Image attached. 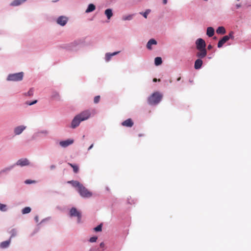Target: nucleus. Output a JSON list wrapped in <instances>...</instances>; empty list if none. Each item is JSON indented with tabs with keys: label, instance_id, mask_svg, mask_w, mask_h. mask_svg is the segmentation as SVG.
<instances>
[{
	"label": "nucleus",
	"instance_id": "9d476101",
	"mask_svg": "<svg viewBox=\"0 0 251 251\" xmlns=\"http://www.w3.org/2000/svg\"><path fill=\"white\" fill-rule=\"evenodd\" d=\"M77 116L82 120V121H84L90 118L91 116V112L89 110H85L77 115Z\"/></svg>",
	"mask_w": 251,
	"mask_h": 251
},
{
	"label": "nucleus",
	"instance_id": "09e8293b",
	"mask_svg": "<svg viewBox=\"0 0 251 251\" xmlns=\"http://www.w3.org/2000/svg\"><path fill=\"white\" fill-rule=\"evenodd\" d=\"M235 6L237 9H238L241 6V5L240 4H237Z\"/></svg>",
	"mask_w": 251,
	"mask_h": 251
},
{
	"label": "nucleus",
	"instance_id": "6ab92c4d",
	"mask_svg": "<svg viewBox=\"0 0 251 251\" xmlns=\"http://www.w3.org/2000/svg\"><path fill=\"white\" fill-rule=\"evenodd\" d=\"M228 40L227 36H224L218 43L217 47L218 48H221L223 47V45Z\"/></svg>",
	"mask_w": 251,
	"mask_h": 251
},
{
	"label": "nucleus",
	"instance_id": "ea45409f",
	"mask_svg": "<svg viewBox=\"0 0 251 251\" xmlns=\"http://www.w3.org/2000/svg\"><path fill=\"white\" fill-rule=\"evenodd\" d=\"M89 251H102L100 250V249L99 248V247H92L91 249H90Z\"/></svg>",
	"mask_w": 251,
	"mask_h": 251
},
{
	"label": "nucleus",
	"instance_id": "c03bdc74",
	"mask_svg": "<svg viewBox=\"0 0 251 251\" xmlns=\"http://www.w3.org/2000/svg\"><path fill=\"white\" fill-rule=\"evenodd\" d=\"M50 219V217H47V218H45V219H43V220L41 221V222L40 223V224H42V223H44V222H46V221H48V220H49Z\"/></svg>",
	"mask_w": 251,
	"mask_h": 251
},
{
	"label": "nucleus",
	"instance_id": "473e14b6",
	"mask_svg": "<svg viewBox=\"0 0 251 251\" xmlns=\"http://www.w3.org/2000/svg\"><path fill=\"white\" fill-rule=\"evenodd\" d=\"M7 207L6 204L0 203V211L1 212H6L7 211Z\"/></svg>",
	"mask_w": 251,
	"mask_h": 251
},
{
	"label": "nucleus",
	"instance_id": "c85d7f7f",
	"mask_svg": "<svg viewBox=\"0 0 251 251\" xmlns=\"http://www.w3.org/2000/svg\"><path fill=\"white\" fill-rule=\"evenodd\" d=\"M135 14H129L127 15L123 16L122 20L123 21H131L132 20Z\"/></svg>",
	"mask_w": 251,
	"mask_h": 251
},
{
	"label": "nucleus",
	"instance_id": "79ce46f5",
	"mask_svg": "<svg viewBox=\"0 0 251 251\" xmlns=\"http://www.w3.org/2000/svg\"><path fill=\"white\" fill-rule=\"evenodd\" d=\"M100 100V96H96L94 99V102L95 103H97L99 102Z\"/></svg>",
	"mask_w": 251,
	"mask_h": 251
},
{
	"label": "nucleus",
	"instance_id": "de8ad7c7",
	"mask_svg": "<svg viewBox=\"0 0 251 251\" xmlns=\"http://www.w3.org/2000/svg\"><path fill=\"white\" fill-rule=\"evenodd\" d=\"M212 48H213V46L211 44L208 45V46H207V49L209 50H210L211 49H212Z\"/></svg>",
	"mask_w": 251,
	"mask_h": 251
},
{
	"label": "nucleus",
	"instance_id": "5fc2aeb1",
	"mask_svg": "<svg viewBox=\"0 0 251 251\" xmlns=\"http://www.w3.org/2000/svg\"><path fill=\"white\" fill-rule=\"evenodd\" d=\"M142 135L141 134H139V136H141Z\"/></svg>",
	"mask_w": 251,
	"mask_h": 251
},
{
	"label": "nucleus",
	"instance_id": "0eeeda50",
	"mask_svg": "<svg viewBox=\"0 0 251 251\" xmlns=\"http://www.w3.org/2000/svg\"><path fill=\"white\" fill-rule=\"evenodd\" d=\"M27 126L24 125L15 126L13 129V133L15 136L20 135L26 128Z\"/></svg>",
	"mask_w": 251,
	"mask_h": 251
},
{
	"label": "nucleus",
	"instance_id": "5701e85b",
	"mask_svg": "<svg viewBox=\"0 0 251 251\" xmlns=\"http://www.w3.org/2000/svg\"><path fill=\"white\" fill-rule=\"evenodd\" d=\"M11 239H9L8 240H6L3 242H2L0 243V248L1 249H6L7 248L10 244Z\"/></svg>",
	"mask_w": 251,
	"mask_h": 251
},
{
	"label": "nucleus",
	"instance_id": "aec40b11",
	"mask_svg": "<svg viewBox=\"0 0 251 251\" xmlns=\"http://www.w3.org/2000/svg\"><path fill=\"white\" fill-rule=\"evenodd\" d=\"M122 125L126 127H131L133 125V122L131 119H128L122 122Z\"/></svg>",
	"mask_w": 251,
	"mask_h": 251
},
{
	"label": "nucleus",
	"instance_id": "7c9ffc66",
	"mask_svg": "<svg viewBox=\"0 0 251 251\" xmlns=\"http://www.w3.org/2000/svg\"><path fill=\"white\" fill-rule=\"evenodd\" d=\"M34 94V89L33 88H30L29 91L24 94L25 96L32 97Z\"/></svg>",
	"mask_w": 251,
	"mask_h": 251
},
{
	"label": "nucleus",
	"instance_id": "3c124183",
	"mask_svg": "<svg viewBox=\"0 0 251 251\" xmlns=\"http://www.w3.org/2000/svg\"><path fill=\"white\" fill-rule=\"evenodd\" d=\"M167 3V0H163V3L166 4Z\"/></svg>",
	"mask_w": 251,
	"mask_h": 251
},
{
	"label": "nucleus",
	"instance_id": "6e6552de",
	"mask_svg": "<svg viewBox=\"0 0 251 251\" xmlns=\"http://www.w3.org/2000/svg\"><path fill=\"white\" fill-rule=\"evenodd\" d=\"M74 142V140L73 139H68L66 140H62L60 141L59 142V146L63 148H66L71 145H72Z\"/></svg>",
	"mask_w": 251,
	"mask_h": 251
},
{
	"label": "nucleus",
	"instance_id": "b1692460",
	"mask_svg": "<svg viewBox=\"0 0 251 251\" xmlns=\"http://www.w3.org/2000/svg\"><path fill=\"white\" fill-rule=\"evenodd\" d=\"M104 14L106 16L107 19H110L113 15L112 9L111 8L106 9L104 11Z\"/></svg>",
	"mask_w": 251,
	"mask_h": 251
},
{
	"label": "nucleus",
	"instance_id": "a878e982",
	"mask_svg": "<svg viewBox=\"0 0 251 251\" xmlns=\"http://www.w3.org/2000/svg\"><path fill=\"white\" fill-rule=\"evenodd\" d=\"M96 9V6L93 4L90 3L88 5L87 8L85 11V13H89L94 11Z\"/></svg>",
	"mask_w": 251,
	"mask_h": 251
},
{
	"label": "nucleus",
	"instance_id": "7ed1b4c3",
	"mask_svg": "<svg viewBox=\"0 0 251 251\" xmlns=\"http://www.w3.org/2000/svg\"><path fill=\"white\" fill-rule=\"evenodd\" d=\"M24 73L23 72L11 73L7 75L6 80L8 82H18L23 79Z\"/></svg>",
	"mask_w": 251,
	"mask_h": 251
},
{
	"label": "nucleus",
	"instance_id": "a19ab883",
	"mask_svg": "<svg viewBox=\"0 0 251 251\" xmlns=\"http://www.w3.org/2000/svg\"><path fill=\"white\" fill-rule=\"evenodd\" d=\"M233 35H234V32H233V31H230V32L229 33L228 35H226V36H227V37H228V40H229V39H234V37Z\"/></svg>",
	"mask_w": 251,
	"mask_h": 251
},
{
	"label": "nucleus",
	"instance_id": "2f4dec72",
	"mask_svg": "<svg viewBox=\"0 0 251 251\" xmlns=\"http://www.w3.org/2000/svg\"><path fill=\"white\" fill-rule=\"evenodd\" d=\"M31 209L30 207H25L22 210V213L23 214H28L30 212Z\"/></svg>",
	"mask_w": 251,
	"mask_h": 251
},
{
	"label": "nucleus",
	"instance_id": "f8f14e48",
	"mask_svg": "<svg viewBox=\"0 0 251 251\" xmlns=\"http://www.w3.org/2000/svg\"><path fill=\"white\" fill-rule=\"evenodd\" d=\"M81 122H82V120L80 119L77 115H76L72 121L71 127L73 129L79 126Z\"/></svg>",
	"mask_w": 251,
	"mask_h": 251
},
{
	"label": "nucleus",
	"instance_id": "8fccbe9b",
	"mask_svg": "<svg viewBox=\"0 0 251 251\" xmlns=\"http://www.w3.org/2000/svg\"><path fill=\"white\" fill-rule=\"evenodd\" d=\"M93 144H92L88 149V151H90L91 149H92V148L93 147Z\"/></svg>",
	"mask_w": 251,
	"mask_h": 251
},
{
	"label": "nucleus",
	"instance_id": "4468645a",
	"mask_svg": "<svg viewBox=\"0 0 251 251\" xmlns=\"http://www.w3.org/2000/svg\"><path fill=\"white\" fill-rule=\"evenodd\" d=\"M50 98L52 100L56 101H60L61 100L59 92L54 90H52L51 92Z\"/></svg>",
	"mask_w": 251,
	"mask_h": 251
},
{
	"label": "nucleus",
	"instance_id": "a211bd4d",
	"mask_svg": "<svg viewBox=\"0 0 251 251\" xmlns=\"http://www.w3.org/2000/svg\"><path fill=\"white\" fill-rule=\"evenodd\" d=\"M199 50L200 51L197 53V56L199 59L203 58L207 55V51L205 49Z\"/></svg>",
	"mask_w": 251,
	"mask_h": 251
},
{
	"label": "nucleus",
	"instance_id": "f257e3e1",
	"mask_svg": "<svg viewBox=\"0 0 251 251\" xmlns=\"http://www.w3.org/2000/svg\"><path fill=\"white\" fill-rule=\"evenodd\" d=\"M68 183L71 184L76 189L77 191L80 196L82 198H90L92 194L81 183L76 180H71L68 181Z\"/></svg>",
	"mask_w": 251,
	"mask_h": 251
},
{
	"label": "nucleus",
	"instance_id": "4d7b16f0",
	"mask_svg": "<svg viewBox=\"0 0 251 251\" xmlns=\"http://www.w3.org/2000/svg\"><path fill=\"white\" fill-rule=\"evenodd\" d=\"M204 0V1H208V0Z\"/></svg>",
	"mask_w": 251,
	"mask_h": 251
},
{
	"label": "nucleus",
	"instance_id": "1a4fd4ad",
	"mask_svg": "<svg viewBox=\"0 0 251 251\" xmlns=\"http://www.w3.org/2000/svg\"><path fill=\"white\" fill-rule=\"evenodd\" d=\"M49 131L47 129L39 130L34 133L32 135V139L33 140L36 139L40 136V134H42L44 136H47L49 134Z\"/></svg>",
	"mask_w": 251,
	"mask_h": 251
},
{
	"label": "nucleus",
	"instance_id": "6e6d98bb",
	"mask_svg": "<svg viewBox=\"0 0 251 251\" xmlns=\"http://www.w3.org/2000/svg\"><path fill=\"white\" fill-rule=\"evenodd\" d=\"M180 80V78H178V79H177V80H178H178Z\"/></svg>",
	"mask_w": 251,
	"mask_h": 251
},
{
	"label": "nucleus",
	"instance_id": "423d86ee",
	"mask_svg": "<svg viewBox=\"0 0 251 251\" xmlns=\"http://www.w3.org/2000/svg\"><path fill=\"white\" fill-rule=\"evenodd\" d=\"M16 166L20 167H25L26 166H32L29 160L27 158H21L19 159L16 163L14 164Z\"/></svg>",
	"mask_w": 251,
	"mask_h": 251
},
{
	"label": "nucleus",
	"instance_id": "412c9836",
	"mask_svg": "<svg viewBox=\"0 0 251 251\" xmlns=\"http://www.w3.org/2000/svg\"><path fill=\"white\" fill-rule=\"evenodd\" d=\"M27 0H14L10 5L12 6H17L24 3Z\"/></svg>",
	"mask_w": 251,
	"mask_h": 251
},
{
	"label": "nucleus",
	"instance_id": "a18cd8bd",
	"mask_svg": "<svg viewBox=\"0 0 251 251\" xmlns=\"http://www.w3.org/2000/svg\"><path fill=\"white\" fill-rule=\"evenodd\" d=\"M34 220L36 223H38L39 221V217L38 216L36 215L34 217Z\"/></svg>",
	"mask_w": 251,
	"mask_h": 251
},
{
	"label": "nucleus",
	"instance_id": "bb28decb",
	"mask_svg": "<svg viewBox=\"0 0 251 251\" xmlns=\"http://www.w3.org/2000/svg\"><path fill=\"white\" fill-rule=\"evenodd\" d=\"M18 230L17 228H14L10 230L9 233L10 234V239L16 237L18 234Z\"/></svg>",
	"mask_w": 251,
	"mask_h": 251
},
{
	"label": "nucleus",
	"instance_id": "c9c22d12",
	"mask_svg": "<svg viewBox=\"0 0 251 251\" xmlns=\"http://www.w3.org/2000/svg\"><path fill=\"white\" fill-rule=\"evenodd\" d=\"M94 229L96 232L101 231L102 230V224H100V225L95 227Z\"/></svg>",
	"mask_w": 251,
	"mask_h": 251
},
{
	"label": "nucleus",
	"instance_id": "4c0bfd02",
	"mask_svg": "<svg viewBox=\"0 0 251 251\" xmlns=\"http://www.w3.org/2000/svg\"><path fill=\"white\" fill-rule=\"evenodd\" d=\"M37 102V100H34L32 101H27L25 104L28 105H32Z\"/></svg>",
	"mask_w": 251,
	"mask_h": 251
},
{
	"label": "nucleus",
	"instance_id": "ddd939ff",
	"mask_svg": "<svg viewBox=\"0 0 251 251\" xmlns=\"http://www.w3.org/2000/svg\"><path fill=\"white\" fill-rule=\"evenodd\" d=\"M68 21V18L65 16H60L56 19V23L61 26H64Z\"/></svg>",
	"mask_w": 251,
	"mask_h": 251
},
{
	"label": "nucleus",
	"instance_id": "393cba45",
	"mask_svg": "<svg viewBox=\"0 0 251 251\" xmlns=\"http://www.w3.org/2000/svg\"><path fill=\"white\" fill-rule=\"evenodd\" d=\"M214 29L212 27H208L206 30V35L209 37H212L214 34Z\"/></svg>",
	"mask_w": 251,
	"mask_h": 251
},
{
	"label": "nucleus",
	"instance_id": "58836bf2",
	"mask_svg": "<svg viewBox=\"0 0 251 251\" xmlns=\"http://www.w3.org/2000/svg\"><path fill=\"white\" fill-rule=\"evenodd\" d=\"M97 239L98 237L97 236H93L89 239V241L91 243H94L97 241Z\"/></svg>",
	"mask_w": 251,
	"mask_h": 251
},
{
	"label": "nucleus",
	"instance_id": "13d9d810",
	"mask_svg": "<svg viewBox=\"0 0 251 251\" xmlns=\"http://www.w3.org/2000/svg\"><path fill=\"white\" fill-rule=\"evenodd\" d=\"M237 1H239L240 0H236Z\"/></svg>",
	"mask_w": 251,
	"mask_h": 251
},
{
	"label": "nucleus",
	"instance_id": "e433bc0d",
	"mask_svg": "<svg viewBox=\"0 0 251 251\" xmlns=\"http://www.w3.org/2000/svg\"><path fill=\"white\" fill-rule=\"evenodd\" d=\"M25 183L26 184H30L33 183H35L36 181L35 180H31V179H26L25 181Z\"/></svg>",
	"mask_w": 251,
	"mask_h": 251
},
{
	"label": "nucleus",
	"instance_id": "9b49d317",
	"mask_svg": "<svg viewBox=\"0 0 251 251\" xmlns=\"http://www.w3.org/2000/svg\"><path fill=\"white\" fill-rule=\"evenodd\" d=\"M196 45L198 50L205 49L206 43L205 41L202 38L198 39L196 41Z\"/></svg>",
	"mask_w": 251,
	"mask_h": 251
},
{
	"label": "nucleus",
	"instance_id": "f3484780",
	"mask_svg": "<svg viewBox=\"0 0 251 251\" xmlns=\"http://www.w3.org/2000/svg\"><path fill=\"white\" fill-rule=\"evenodd\" d=\"M120 52V51H115V52H112V53H110V52H107L105 54V62H109L112 56H114L117 54H118Z\"/></svg>",
	"mask_w": 251,
	"mask_h": 251
},
{
	"label": "nucleus",
	"instance_id": "f03ea898",
	"mask_svg": "<svg viewBox=\"0 0 251 251\" xmlns=\"http://www.w3.org/2000/svg\"><path fill=\"white\" fill-rule=\"evenodd\" d=\"M163 95L158 92L153 93L148 98V103L150 105H156L162 100Z\"/></svg>",
	"mask_w": 251,
	"mask_h": 251
},
{
	"label": "nucleus",
	"instance_id": "cd10ccee",
	"mask_svg": "<svg viewBox=\"0 0 251 251\" xmlns=\"http://www.w3.org/2000/svg\"><path fill=\"white\" fill-rule=\"evenodd\" d=\"M216 32L219 34H224L226 32L225 28L224 26H219L216 29Z\"/></svg>",
	"mask_w": 251,
	"mask_h": 251
},
{
	"label": "nucleus",
	"instance_id": "864d4df0",
	"mask_svg": "<svg viewBox=\"0 0 251 251\" xmlns=\"http://www.w3.org/2000/svg\"><path fill=\"white\" fill-rule=\"evenodd\" d=\"M156 80H157L156 78H154V79H153V81H156Z\"/></svg>",
	"mask_w": 251,
	"mask_h": 251
},
{
	"label": "nucleus",
	"instance_id": "603ef678",
	"mask_svg": "<svg viewBox=\"0 0 251 251\" xmlns=\"http://www.w3.org/2000/svg\"><path fill=\"white\" fill-rule=\"evenodd\" d=\"M58 1H59V0H53L52 2H57Z\"/></svg>",
	"mask_w": 251,
	"mask_h": 251
},
{
	"label": "nucleus",
	"instance_id": "39448f33",
	"mask_svg": "<svg viewBox=\"0 0 251 251\" xmlns=\"http://www.w3.org/2000/svg\"><path fill=\"white\" fill-rule=\"evenodd\" d=\"M69 215L71 218L76 217L77 224H81L82 223L81 213L75 207H72L70 209Z\"/></svg>",
	"mask_w": 251,
	"mask_h": 251
},
{
	"label": "nucleus",
	"instance_id": "2eb2a0df",
	"mask_svg": "<svg viewBox=\"0 0 251 251\" xmlns=\"http://www.w3.org/2000/svg\"><path fill=\"white\" fill-rule=\"evenodd\" d=\"M15 167V165L13 164L3 168L0 171V175H7Z\"/></svg>",
	"mask_w": 251,
	"mask_h": 251
},
{
	"label": "nucleus",
	"instance_id": "dca6fc26",
	"mask_svg": "<svg viewBox=\"0 0 251 251\" xmlns=\"http://www.w3.org/2000/svg\"><path fill=\"white\" fill-rule=\"evenodd\" d=\"M157 41L154 39H150L147 43L146 47L148 50H151L152 49V46L157 45Z\"/></svg>",
	"mask_w": 251,
	"mask_h": 251
},
{
	"label": "nucleus",
	"instance_id": "72a5a7b5",
	"mask_svg": "<svg viewBox=\"0 0 251 251\" xmlns=\"http://www.w3.org/2000/svg\"><path fill=\"white\" fill-rule=\"evenodd\" d=\"M151 10L149 9H147L144 12H140L139 14L142 15L145 18H147L148 15L151 12Z\"/></svg>",
	"mask_w": 251,
	"mask_h": 251
},
{
	"label": "nucleus",
	"instance_id": "37998d69",
	"mask_svg": "<svg viewBox=\"0 0 251 251\" xmlns=\"http://www.w3.org/2000/svg\"><path fill=\"white\" fill-rule=\"evenodd\" d=\"M101 251H103L105 249V244L103 242H101L99 248Z\"/></svg>",
	"mask_w": 251,
	"mask_h": 251
},
{
	"label": "nucleus",
	"instance_id": "49530a36",
	"mask_svg": "<svg viewBox=\"0 0 251 251\" xmlns=\"http://www.w3.org/2000/svg\"><path fill=\"white\" fill-rule=\"evenodd\" d=\"M55 168H56V166L55 165H51L50 166V170H54V169H55Z\"/></svg>",
	"mask_w": 251,
	"mask_h": 251
},
{
	"label": "nucleus",
	"instance_id": "20e7f679",
	"mask_svg": "<svg viewBox=\"0 0 251 251\" xmlns=\"http://www.w3.org/2000/svg\"><path fill=\"white\" fill-rule=\"evenodd\" d=\"M83 42L81 40H76L70 44H66L64 48L67 50L76 51L82 46Z\"/></svg>",
	"mask_w": 251,
	"mask_h": 251
},
{
	"label": "nucleus",
	"instance_id": "4be33fe9",
	"mask_svg": "<svg viewBox=\"0 0 251 251\" xmlns=\"http://www.w3.org/2000/svg\"><path fill=\"white\" fill-rule=\"evenodd\" d=\"M202 61L201 59H198L195 62L194 67L196 70H198L201 68L202 65Z\"/></svg>",
	"mask_w": 251,
	"mask_h": 251
},
{
	"label": "nucleus",
	"instance_id": "c756f323",
	"mask_svg": "<svg viewBox=\"0 0 251 251\" xmlns=\"http://www.w3.org/2000/svg\"><path fill=\"white\" fill-rule=\"evenodd\" d=\"M162 63V60L160 57H156L154 59V64L156 66H159Z\"/></svg>",
	"mask_w": 251,
	"mask_h": 251
},
{
	"label": "nucleus",
	"instance_id": "f704fd0d",
	"mask_svg": "<svg viewBox=\"0 0 251 251\" xmlns=\"http://www.w3.org/2000/svg\"><path fill=\"white\" fill-rule=\"evenodd\" d=\"M69 164L73 168V171L75 173H77L78 172V167L75 165L69 163Z\"/></svg>",
	"mask_w": 251,
	"mask_h": 251
}]
</instances>
